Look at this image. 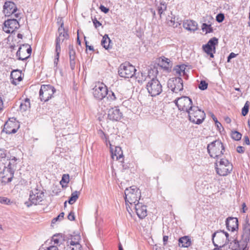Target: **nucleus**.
<instances>
[{
	"label": "nucleus",
	"mask_w": 250,
	"mask_h": 250,
	"mask_svg": "<svg viewBox=\"0 0 250 250\" xmlns=\"http://www.w3.org/2000/svg\"><path fill=\"white\" fill-rule=\"evenodd\" d=\"M141 197V191L135 186H131L125 189V199L128 211H129L128 208H130V207L137 203Z\"/></svg>",
	"instance_id": "1"
},
{
	"label": "nucleus",
	"mask_w": 250,
	"mask_h": 250,
	"mask_svg": "<svg viewBox=\"0 0 250 250\" xmlns=\"http://www.w3.org/2000/svg\"><path fill=\"white\" fill-rule=\"evenodd\" d=\"M215 165L216 172L220 176H225L232 170V165L227 159L221 158Z\"/></svg>",
	"instance_id": "2"
},
{
	"label": "nucleus",
	"mask_w": 250,
	"mask_h": 250,
	"mask_svg": "<svg viewBox=\"0 0 250 250\" xmlns=\"http://www.w3.org/2000/svg\"><path fill=\"white\" fill-rule=\"evenodd\" d=\"M208 151L211 157L218 158L224 154L225 148L219 140H215L208 145Z\"/></svg>",
	"instance_id": "3"
},
{
	"label": "nucleus",
	"mask_w": 250,
	"mask_h": 250,
	"mask_svg": "<svg viewBox=\"0 0 250 250\" xmlns=\"http://www.w3.org/2000/svg\"><path fill=\"white\" fill-rule=\"evenodd\" d=\"M188 113L189 121L197 125L202 123L206 117L204 111L197 106H193Z\"/></svg>",
	"instance_id": "4"
},
{
	"label": "nucleus",
	"mask_w": 250,
	"mask_h": 250,
	"mask_svg": "<svg viewBox=\"0 0 250 250\" xmlns=\"http://www.w3.org/2000/svg\"><path fill=\"white\" fill-rule=\"evenodd\" d=\"M146 88L148 93L152 97L159 95L163 90L162 84L156 77H153L148 80Z\"/></svg>",
	"instance_id": "5"
},
{
	"label": "nucleus",
	"mask_w": 250,
	"mask_h": 250,
	"mask_svg": "<svg viewBox=\"0 0 250 250\" xmlns=\"http://www.w3.org/2000/svg\"><path fill=\"white\" fill-rule=\"evenodd\" d=\"M56 89L54 86L50 84H42L41 86L39 91V97L41 101L46 102L51 99Z\"/></svg>",
	"instance_id": "6"
},
{
	"label": "nucleus",
	"mask_w": 250,
	"mask_h": 250,
	"mask_svg": "<svg viewBox=\"0 0 250 250\" xmlns=\"http://www.w3.org/2000/svg\"><path fill=\"white\" fill-rule=\"evenodd\" d=\"M212 240L215 246H224L229 240V234L224 230H218L212 234Z\"/></svg>",
	"instance_id": "7"
},
{
	"label": "nucleus",
	"mask_w": 250,
	"mask_h": 250,
	"mask_svg": "<svg viewBox=\"0 0 250 250\" xmlns=\"http://www.w3.org/2000/svg\"><path fill=\"white\" fill-rule=\"evenodd\" d=\"M174 102L179 110L188 113L194 106L193 105L191 99L187 96L178 98L174 100Z\"/></svg>",
	"instance_id": "8"
},
{
	"label": "nucleus",
	"mask_w": 250,
	"mask_h": 250,
	"mask_svg": "<svg viewBox=\"0 0 250 250\" xmlns=\"http://www.w3.org/2000/svg\"><path fill=\"white\" fill-rule=\"evenodd\" d=\"M136 69L135 67L129 63L125 62L121 64L118 73L120 77L125 78H132L135 75Z\"/></svg>",
	"instance_id": "9"
},
{
	"label": "nucleus",
	"mask_w": 250,
	"mask_h": 250,
	"mask_svg": "<svg viewBox=\"0 0 250 250\" xmlns=\"http://www.w3.org/2000/svg\"><path fill=\"white\" fill-rule=\"evenodd\" d=\"M94 97L98 100H101L108 94L106 86L102 83H98L93 88Z\"/></svg>",
	"instance_id": "10"
},
{
	"label": "nucleus",
	"mask_w": 250,
	"mask_h": 250,
	"mask_svg": "<svg viewBox=\"0 0 250 250\" xmlns=\"http://www.w3.org/2000/svg\"><path fill=\"white\" fill-rule=\"evenodd\" d=\"M167 87L172 92L178 93L183 89V82L180 77L169 79L167 82Z\"/></svg>",
	"instance_id": "11"
},
{
	"label": "nucleus",
	"mask_w": 250,
	"mask_h": 250,
	"mask_svg": "<svg viewBox=\"0 0 250 250\" xmlns=\"http://www.w3.org/2000/svg\"><path fill=\"white\" fill-rule=\"evenodd\" d=\"M60 23V25L58 28L59 36L57 37L55 40L56 46L55 48L61 49V43H62L65 39L69 38L67 31H65L63 27V21L61 19L60 21L58 22Z\"/></svg>",
	"instance_id": "12"
},
{
	"label": "nucleus",
	"mask_w": 250,
	"mask_h": 250,
	"mask_svg": "<svg viewBox=\"0 0 250 250\" xmlns=\"http://www.w3.org/2000/svg\"><path fill=\"white\" fill-rule=\"evenodd\" d=\"M227 244H229V249L232 250H248V243L243 239L238 241L235 238L230 237Z\"/></svg>",
	"instance_id": "13"
},
{
	"label": "nucleus",
	"mask_w": 250,
	"mask_h": 250,
	"mask_svg": "<svg viewBox=\"0 0 250 250\" xmlns=\"http://www.w3.org/2000/svg\"><path fill=\"white\" fill-rule=\"evenodd\" d=\"M31 52V46L28 44H23L19 47L16 56L19 60L24 61L30 57Z\"/></svg>",
	"instance_id": "14"
},
{
	"label": "nucleus",
	"mask_w": 250,
	"mask_h": 250,
	"mask_svg": "<svg viewBox=\"0 0 250 250\" xmlns=\"http://www.w3.org/2000/svg\"><path fill=\"white\" fill-rule=\"evenodd\" d=\"M218 43V40L216 37L210 39L208 43L202 46L203 50L211 58L214 57L213 54L215 53V46Z\"/></svg>",
	"instance_id": "15"
},
{
	"label": "nucleus",
	"mask_w": 250,
	"mask_h": 250,
	"mask_svg": "<svg viewBox=\"0 0 250 250\" xmlns=\"http://www.w3.org/2000/svg\"><path fill=\"white\" fill-rule=\"evenodd\" d=\"M104 136L105 138L106 145L109 144L110 146L112 158L114 160L116 159V160H118L120 162L123 163L124 158L121 148L119 146H115V150L114 151L113 148L112 147V144H111L110 141L106 138L105 134H104Z\"/></svg>",
	"instance_id": "16"
},
{
	"label": "nucleus",
	"mask_w": 250,
	"mask_h": 250,
	"mask_svg": "<svg viewBox=\"0 0 250 250\" xmlns=\"http://www.w3.org/2000/svg\"><path fill=\"white\" fill-rule=\"evenodd\" d=\"M19 27L20 24L18 21L16 19H12L5 21L2 28L3 30L7 33H12Z\"/></svg>",
	"instance_id": "17"
},
{
	"label": "nucleus",
	"mask_w": 250,
	"mask_h": 250,
	"mask_svg": "<svg viewBox=\"0 0 250 250\" xmlns=\"http://www.w3.org/2000/svg\"><path fill=\"white\" fill-rule=\"evenodd\" d=\"M17 10V7L14 2L10 1L5 2L3 6V12L5 16H9L12 15L16 18H19L20 14L16 13Z\"/></svg>",
	"instance_id": "18"
},
{
	"label": "nucleus",
	"mask_w": 250,
	"mask_h": 250,
	"mask_svg": "<svg viewBox=\"0 0 250 250\" xmlns=\"http://www.w3.org/2000/svg\"><path fill=\"white\" fill-rule=\"evenodd\" d=\"M20 127V124L16 121H7L4 125L3 131L6 134L15 133Z\"/></svg>",
	"instance_id": "19"
},
{
	"label": "nucleus",
	"mask_w": 250,
	"mask_h": 250,
	"mask_svg": "<svg viewBox=\"0 0 250 250\" xmlns=\"http://www.w3.org/2000/svg\"><path fill=\"white\" fill-rule=\"evenodd\" d=\"M133 207L138 215V217L140 219L144 218L147 215L146 206L143 205L142 203L138 202L137 203L134 204V205L130 207L129 208L131 209Z\"/></svg>",
	"instance_id": "20"
},
{
	"label": "nucleus",
	"mask_w": 250,
	"mask_h": 250,
	"mask_svg": "<svg viewBox=\"0 0 250 250\" xmlns=\"http://www.w3.org/2000/svg\"><path fill=\"white\" fill-rule=\"evenodd\" d=\"M108 118L112 121H119L123 117V114L118 107L115 106L108 111Z\"/></svg>",
	"instance_id": "21"
},
{
	"label": "nucleus",
	"mask_w": 250,
	"mask_h": 250,
	"mask_svg": "<svg viewBox=\"0 0 250 250\" xmlns=\"http://www.w3.org/2000/svg\"><path fill=\"white\" fill-rule=\"evenodd\" d=\"M15 170L9 169L5 165L2 171V182L8 183L12 181L14 177Z\"/></svg>",
	"instance_id": "22"
},
{
	"label": "nucleus",
	"mask_w": 250,
	"mask_h": 250,
	"mask_svg": "<svg viewBox=\"0 0 250 250\" xmlns=\"http://www.w3.org/2000/svg\"><path fill=\"white\" fill-rule=\"evenodd\" d=\"M43 196L42 192L38 191L36 189L34 191H32L30 193L29 199L32 204L37 205L42 201Z\"/></svg>",
	"instance_id": "23"
},
{
	"label": "nucleus",
	"mask_w": 250,
	"mask_h": 250,
	"mask_svg": "<svg viewBox=\"0 0 250 250\" xmlns=\"http://www.w3.org/2000/svg\"><path fill=\"white\" fill-rule=\"evenodd\" d=\"M226 224L229 230L234 231L238 229V221L236 218L230 217L228 218Z\"/></svg>",
	"instance_id": "24"
},
{
	"label": "nucleus",
	"mask_w": 250,
	"mask_h": 250,
	"mask_svg": "<svg viewBox=\"0 0 250 250\" xmlns=\"http://www.w3.org/2000/svg\"><path fill=\"white\" fill-rule=\"evenodd\" d=\"M70 66L72 70H74L75 67V58L76 52L72 44H70L68 46Z\"/></svg>",
	"instance_id": "25"
},
{
	"label": "nucleus",
	"mask_w": 250,
	"mask_h": 250,
	"mask_svg": "<svg viewBox=\"0 0 250 250\" xmlns=\"http://www.w3.org/2000/svg\"><path fill=\"white\" fill-rule=\"evenodd\" d=\"M6 160L8 161V164L6 167H9V169L14 170H16L17 164L20 162L19 159L11 155H9V157H8Z\"/></svg>",
	"instance_id": "26"
},
{
	"label": "nucleus",
	"mask_w": 250,
	"mask_h": 250,
	"mask_svg": "<svg viewBox=\"0 0 250 250\" xmlns=\"http://www.w3.org/2000/svg\"><path fill=\"white\" fill-rule=\"evenodd\" d=\"M183 27L188 30L195 31L198 28V24L194 21L186 20L183 22Z\"/></svg>",
	"instance_id": "27"
},
{
	"label": "nucleus",
	"mask_w": 250,
	"mask_h": 250,
	"mask_svg": "<svg viewBox=\"0 0 250 250\" xmlns=\"http://www.w3.org/2000/svg\"><path fill=\"white\" fill-rule=\"evenodd\" d=\"M106 98L109 102H112L117 101H121L122 97L121 95L118 92L108 91V94L106 95Z\"/></svg>",
	"instance_id": "28"
},
{
	"label": "nucleus",
	"mask_w": 250,
	"mask_h": 250,
	"mask_svg": "<svg viewBox=\"0 0 250 250\" xmlns=\"http://www.w3.org/2000/svg\"><path fill=\"white\" fill-rule=\"evenodd\" d=\"M250 224L247 221L243 226V233L242 235L243 240L247 243L250 240Z\"/></svg>",
	"instance_id": "29"
},
{
	"label": "nucleus",
	"mask_w": 250,
	"mask_h": 250,
	"mask_svg": "<svg viewBox=\"0 0 250 250\" xmlns=\"http://www.w3.org/2000/svg\"><path fill=\"white\" fill-rule=\"evenodd\" d=\"M101 45L105 49H109L112 48L111 41L108 35L105 34L102 38Z\"/></svg>",
	"instance_id": "30"
},
{
	"label": "nucleus",
	"mask_w": 250,
	"mask_h": 250,
	"mask_svg": "<svg viewBox=\"0 0 250 250\" xmlns=\"http://www.w3.org/2000/svg\"><path fill=\"white\" fill-rule=\"evenodd\" d=\"M186 66L184 65H177L173 70L175 75L179 76H184L186 74Z\"/></svg>",
	"instance_id": "31"
},
{
	"label": "nucleus",
	"mask_w": 250,
	"mask_h": 250,
	"mask_svg": "<svg viewBox=\"0 0 250 250\" xmlns=\"http://www.w3.org/2000/svg\"><path fill=\"white\" fill-rule=\"evenodd\" d=\"M191 245V241L188 236H185L179 239V246L181 247L187 248Z\"/></svg>",
	"instance_id": "32"
},
{
	"label": "nucleus",
	"mask_w": 250,
	"mask_h": 250,
	"mask_svg": "<svg viewBox=\"0 0 250 250\" xmlns=\"http://www.w3.org/2000/svg\"><path fill=\"white\" fill-rule=\"evenodd\" d=\"M159 64L162 67L167 71L171 68L169 60L166 58H162L161 61H159Z\"/></svg>",
	"instance_id": "33"
},
{
	"label": "nucleus",
	"mask_w": 250,
	"mask_h": 250,
	"mask_svg": "<svg viewBox=\"0 0 250 250\" xmlns=\"http://www.w3.org/2000/svg\"><path fill=\"white\" fill-rule=\"evenodd\" d=\"M175 17L173 18L172 16H168L167 18V23L170 26L173 27H177L181 24V21H175Z\"/></svg>",
	"instance_id": "34"
},
{
	"label": "nucleus",
	"mask_w": 250,
	"mask_h": 250,
	"mask_svg": "<svg viewBox=\"0 0 250 250\" xmlns=\"http://www.w3.org/2000/svg\"><path fill=\"white\" fill-rule=\"evenodd\" d=\"M20 110L23 112L27 110L30 108V100L26 98L24 101L22 102L20 104Z\"/></svg>",
	"instance_id": "35"
},
{
	"label": "nucleus",
	"mask_w": 250,
	"mask_h": 250,
	"mask_svg": "<svg viewBox=\"0 0 250 250\" xmlns=\"http://www.w3.org/2000/svg\"><path fill=\"white\" fill-rule=\"evenodd\" d=\"M167 9V5L166 2L164 0H161L160 5L158 7V11L160 17H161L162 14Z\"/></svg>",
	"instance_id": "36"
},
{
	"label": "nucleus",
	"mask_w": 250,
	"mask_h": 250,
	"mask_svg": "<svg viewBox=\"0 0 250 250\" xmlns=\"http://www.w3.org/2000/svg\"><path fill=\"white\" fill-rule=\"evenodd\" d=\"M136 78L137 79V81L140 83H142L145 81H147L148 82V80L151 79L150 76L149 75H146V74H144L143 73H141V75H139Z\"/></svg>",
	"instance_id": "37"
},
{
	"label": "nucleus",
	"mask_w": 250,
	"mask_h": 250,
	"mask_svg": "<svg viewBox=\"0 0 250 250\" xmlns=\"http://www.w3.org/2000/svg\"><path fill=\"white\" fill-rule=\"evenodd\" d=\"M80 194V192L77 191L72 192L68 200L69 204L71 205L74 204L78 199Z\"/></svg>",
	"instance_id": "38"
},
{
	"label": "nucleus",
	"mask_w": 250,
	"mask_h": 250,
	"mask_svg": "<svg viewBox=\"0 0 250 250\" xmlns=\"http://www.w3.org/2000/svg\"><path fill=\"white\" fill-rule=\"evenodd\" d=\"M9 153L4 149L0 148V161L3 163L9 157Z\"/></svg>",
	"instance_id": "39"
},
{
	"label": "nucleus",
	"mask_w": 250,
	"mask_h": 250,
	"mask_svg": "<svg viewBox=\"0 0 250 250\" xmlns=\"http://www.w3.org/2000/svg\"><path fill=\"white\" fill-rule=\"evenodd\" d=\"M66 250H82V246L80 244H68L65 248Z\"/></svg>",
	"instance_id": "40"
},
{
	"label": "nucleus",
	"mask_w": 250,
	"mask_h": 250,
	"mask_svg": "<svg viewBox=\"0 0 250 250\" xmlns=\"http://www.w3.org/2000/svg\"><path fill=\"white\" fill-rule=\"evenodd\" d=\"M202 30L203 32H205L206 34L212 33L213 32V28L210 24H208L204 23L202 25Z\"/></svg>",
	"instance_id": "41"
},
{
	"label": "nucleus",
	"mask_w": 250,
	"mask_h": 250,
	"mask_svg": "<svg viewBox=\"0 0 250 250\" xmlns=\"http://www.w3.org/2000/svg\"><path fill=\"white\" fill-rule=\"evenodd\" d=\"M61 51V49L55 48V59L54 60V64L55 66H57L59 60V57H60V54Z\"/></svg>",
	"instance_id": "42"
},
{
	"label": "nucleus",
	"mask_w": 250,
	"mask_h": 250,
	"mask_svg": "<svg viewBox=\"0 0 250 250\" xmlns=\"http://www.w3.org/2000/svg\"><path fill=\"white\" fill-rule=\"evenodd\" d=\"M81 237L80 235H75L71 238L70 241H67L68 244L72 243V244H80Z\"/></svg>",
	"instance_id": "43"
},
{
	"label": "nucleus",
	"mask_w": 250,
	"mask_h": 250,
	"mask_svg": "<svg viewBox=\"0 0 250 250\" xmlns=\"http://www.w3.org/2000/svg\"><path fill=\"white\" fill-rule=\"evenodd\" d=\"M231 136L233 139L236 141H239L241 138L242 134L240 133L235 131L232 132Z\"/></svg>",
	"instance_id": "44"
},
{
	"label": "nucleus",
	"mask_w": 250,
	"mask_h": 250,
	"mask_svg": "<svg viewBox=\"0 0 250 250\" xmlns=\"http://www.w3.org/2000/svg\"><path fill=\"white\" fill-rule=\"evenodd\" d=\"M208 84L205 81H201L199 84L198 87L202 90H205L207 89Z\"/></svg>",
	"instance_id": "45"
},
{
	"label": "nucleus",
	"mask_w": 250,
	"mask_h": 250,
	"mask_svg": "<svg viewBox=\"0 0 250 250\" xmlns=\"http://www.w3.org/2000/svg\"><path fill=\"white\" fill-rule=\"evenodd\" d=\"M248 102H247L246 103L242 109V114L243 116H246L248 114L249 111V104H248Z\"/></svg>",
	"instance_id": "46"
},
{
	"label": "nucleus",
	"mask_w": 250,
	"mask_h": 250,
	"mask_svg": "<svg viewBox=\"0 0 250 250\" xmlns=\"http://www.w3.org/2000/svg\"><path fill=\"white\" fill-rule=\"evenodd\" d=\"M69 175L68 174H64L62 177V179L60 182L61 184H62V183L65 184H67L69 182Z\"/></svg>",
	"instance_id": "47"
},
{
	"label": "nucleus",
	"mask_w": 250,
	"mask_h": 250,
	"mask_svg": "<svg viewBox=\"0 0 250 250\" xmlns=\"http://www.w3.org/2000/svg\"><path fill=\"white\" fill-rule=\"evenodd\" d=\"M64 213L63 212H61L57 217L54 218L52 221V223H54L55 222H56L58 220H61L63 218Z\"/></svg>",
	"instance_id": "48"
},
{
	"label": "nucleus",
	"mask_w": 250,
	"mask_h": 250,
	"mask_svg": "<svg viewBox=\"0 0 250 250\" xmlns=\"http://www.w3.org/2000/svg\"><path fill=\"white\" fill-rule=\"evenodd\" d=\"M225 17L223 14L220 13L216 16V21L218 22H222L224 20Z\"/></svg>",
	"instance_id": "49"
},
{
	"label": "nucleus",
	"mask_w": 250,
	"mask_h": 250,
	"mask_svg": "<svg viewBox=\"0 0 250 250\" xmlns=\"http://www.w3.org/2000/svg\"><path fill=\"white\" fill-rule=\"evenodd\" d=\"M93 24L96 28H97L99 26L102 25L101 22H100L96 18L92 19Z\"/></svg>",
	"instance_id": "50"
},
{
	"label": "nucleus",
	"mask_w": 250,
	"mask_h": 250,
	"mask_svg": "<svg viewBox=\"0 0 250 250\" xmlns=\"http://www.w3.org/2000/svg\"><path fill=\"white\" fill-rule=\"evenodd\" d=\"M10 202V200L4 197H0V203L1 204H8Z\"/></svg>",
	"instance_id": "51"
},
{
	"label": "nucleus",
	"mask_w": 250,
	"mask_h": 250,
	"mask_svg": "<svg viewBox=\"0 0 250 250\" xmlns=\"http://www.w3.org/2000/svg\"><path fill=\"white\" fill-rule=\"evenodd\" d=\"M67 218L70 221H73L75 220L74 213L71 211L67 216Z\"/></svg>",
	"instance_id": "52"
},
{
	"label": "nucleus",
	"mask_w": 250,
	"mask_h": 250,
	"mask_svg": "<svg viewBox=\"0 0 250 250\" xmlns=\"http://www.w3.org/2000/svg\"><path fill=\"white\" fill-rule=\"evenodd\" d=\"M52 242H53L54 244L58 245V244L59 243L60 240H59V239L57 238V236H56V235H54L52 237Z\"/></svg>",
	"instance_id": "53"
},
{
	"label": "nucleus",
	"mask_w": 250,
	"mask_h": 250,
	"mask_svg": "<svg viewBox=\"0 0 250 250\" xmlns=\"http://www.w3.org/2000/svg\"><path fill=\"white\" fill-rule=\"evenodd\" d=\"M236 56V54H235L234 53L231 52L229 54V56L228 57L227 61L228 62H229L230 60L233 58H235Z\"/></svg>",
	"instance_id": "54"
},
{
	"label": "nucleus",
	"mask_w": 250,
	"mask_h": 250,
	"mask_svg": "<svg viewBox=\"0 0 250 250\" xmlns=\"http://www.w3.org/2000/svg\"><path fill=\"white\" fill-rule=\"evenodd\" d=\"M100 10L104 13H107L109 11V9L105 7L104 5H101L100 7Z\"/></svg>",
	"instance_id": "55"
},
{
	"label": "nucleus",
	"mask_w": 250,
	"mask_h": 250,
	"mask_svg": "<svg viewBox=\"0 0 250 250\" xmlns=\"http://www.w3.org/2000/svg\"><path fill=\"white\" fill-rule=\"evenodd\" d=\"M244 147L241 146H239L237 147V151L238 153H242L244 152Z\"/></svg>",
	"instance_id": "56"
},
{
	"label": "nucleus",
	"mask_w": 250,
	"mask_h": 250,
	"mask_svg": "<svg viewBox=\"0 0 250 250\" xmlns=\"http://www.w3.org/2000/svg\"><path fill=\"white\" fill-rule=\"evenodd\" d=\"M44 250H59V249L56 246H51Z\"/></svg>",
	"instance_id": "57"
},
{
	"label": "nucleus",
	"mask_w": 250,
	"mask_h": 250,
	"mask_svg": "<svg viewBox=\"0 0 250 250\" xmlns=\"http://www.w3.org/2000/svg\"><path fill=\"white\" fill-rule=\"evenodd\" d=\"M215 125H216V126L217 127V129L218 130H220L221 129V127H222L221 124L220 122H219L218 121L216 122L215 123Z\"/></svg>",
	"instance_id": "58"
},
{
	"label": "nucleus",
	"mask_w": 250,
	"mask_h": 250,
	"mask_svg": "<svg viewBox=\"0 0 250 250\" xmlns=\"http://www.w3.org/2000/svg\"><path fill=\"white\" fill-rule=\"evenodd\" d=\"M3 103L2 98L0 97V112L3 110Z\"/></svg>",
	"instance_id": "59"
},
{
	"label": "nucleus",
	"mask_w": 250,
	"mask_h": 250,
	"mask_svg": "<svg viewBox=\"0 0 250 250\" xmlns=\"http://www.w3.org/2000/svg\"><path fill=\"white\" fill-rule=\"evenodd\" d=\"M168 237L167 236H164L163 237V242H164V245H166L167 241H168Z\"/></svg>",
	"instance_id": "60"
},
{
	"label": "nucleus",
	"mask_w": 250,
	"mask_h": 250,
	"mask_svg": "<svg viewBox=\"0 0 250 250\" xmlns=\"http://www.w3.org/2000/svg\"><path fill=\"white\" fill-rule=\"evenodd\" d=\"M85 44H86V49H88L89 50H91V51L94 50V48L92 46H89L87 44V41H85Z\"/></svg>",
	"instance_id": "61"
},
{
	"label": "nucleus",
	"mask_w": 250,
	"mask_h": 250,
	"mask_svg": "<svg viewBox=\"0 0 250 250\" xmlns=\"http://www.w3.org/2000/svg\"><path fill=\"white\" fill-rule=\"evenodd\" d=\"M245 143L247 145L250 144V141H249V139L248 136L245 137Z\"/></svg>",
	"instance_id": "62"
},
{
	"label": "nucleus",
	"mask_w": 250,
	"mask_h": 250,
	"mask_svg": "<svg viewBox=\"0 0 250 250\" xmlns=\"http://www.w3.org/2000/svg\"><path fill=\"white\" fill-rule=\"evenodd\" d=\"M211 117L215 123L218 121L216 117L213 114L212 115Z\"/></svg>",
	"instance_id": "63"
},
{
	"label": "nucleus",
	"mask_w": 250,
	"mask_h": 250,
	"mask_svg": "<svg viewBox=\"0 0 250 250\" xmlns=\"http://www.w3.org/2000/svg\"><path fill=\"white\" fill-rule=\"evenodd\" d=\"M225 121H226V123H230L231 122L230 119L229 117L226 118Z\"/></svg>",
	"instance_id": "64"
}]
</instances>
